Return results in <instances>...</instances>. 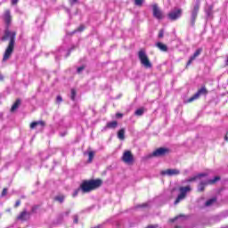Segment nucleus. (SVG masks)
<instances>
[{"label": "nucleus", "mask_w": 228, "mask_h": 228, "mask_svg": "<svg viewBox=\"0 0 228 228\" xmlns=\"http://www.w3.org/2000/svg\"><path fill=\"white\" fill-rule=\"evenodd\" d=\"M17 36L16 32L5 30V34L2 40H8L10 38L9 45L4 52L3 61H6L7 60H10V56H12L13 53V49L15 47V37Z\"/></svg>", "instance_id": "f257e3e1"}, {"label": "nucleus", "mask_w": 228, "mask_h": 228, "mask_svg": "<svg viewBox=\"0 0 228 228\" xmlns=\"http://www.w3.org/2000/svg\"><path fill=\"white\" fill-rule=\"evenodd\" d=\"M200 10V2L197 1L195 4L192 5L191 9V16L189 20V24L191 28L195 26V22L197 20V17L199 16V11Z\"/></svg>", "instance_id": "f03ea898"}, {"label": "nucleus", "mask_w": 228, "mask_h": 228, "mask_svg": "<svg viewBox=\"0 0 228 228\" xmlns=\"http://www.w3.org/2000/svg\"><path fill=\"white\" fill-rule=\"evenodd\" d=\"M190 191H191V186L190 185L179 187L180 193L175 200V204L177 205L181 200H184V199H186V194L190 193Z\"/></svg>", "instance_id": "7ed1b4c3"}, {"label": "nucleus", "mask_w": 228, "mask_h": 228, "mask_svg": "<svg viewBox=\"0 0 228 228\" xmlns=\"http://www.w3.org/2000/svg\"><path fill=\"white\" fill-rule=\"evenodd\" d=\"M138 57L142 65H143L145 69H152V63L151 62V61L149 60V57L147 56V53H145L143 50H141L138 53Z\"/></svg>", "instance_id": "20e7f679"}, {"label": "nucleus", "mask_w": 228, "mask_h": 228, "mask_svg": "<svg viewBox=\"0 0 228 228\" xmlns=\"http://www.w3.org/2000/svg\"><path fill=\"white\" fill-rule=\"evenodd\" d=\"M138 57L142 65H143L145 69H152V63L151 62V61L149 60V57L147 56V53H145L143 50H141L138 53Z\"/></svg>", "instance_id": "39448f33"}, {"label": "nucleus", "mask_w": 228, "mask_h": 228, "mask_svg": "<svg viewBox=\"0 0 228 228\" xmlns=\"http://www.w3.org/2000/svg\"><path fill=\"white\" fill-rule=\"evenodd\" d=\"M151 8L154 19H157V20H163V19H165V13L161 10V8H159L158 4H153L151 5Z\"/></svg>", "instance_id": "423d86ee"}, {"label": "nucleus", "mask_w": 228, "mask_h": 228, "mask_svg": "<svg viewBox=\"0 0 228 228\" xmlns=\"http://www.w3.org/2000/svg\"><path fill=\"white\" fill-rule=\"evenodd\" d=\"M217 181H220V176H215L214 179L203 180V181L200 182V183L198 184V191H200V192L204 191V190H206V186H208V184H215V183H216Z\"/></svg>", "instance_id": "0eeeda50"}, {"label": "nucleus", "mask_w": 228, "mask_h": 228, "mask_svg": "<svg viewBox=\"0 0 228 228\" xmlns=\"http://www.w3.org/2000/svg\"><path fill=\"white\" fill-rule=\"evenodd\" d=\"M168 152H170L168 148H159L150 154L149 158H163V156H167Z\"/></svg>", "instance_id": "6e6552de"}, {"label": "nucleus", "mask_w": 228, "mask_h": 228, "mask_svg": "<svg viewBox=\"0 0 228 228\" xmlns=\"http://www.w3.org/2000/svg\"><path fill=\"white\" fill-rule=\"evenodd\" d=\"M183 15V10L182 9H174L167 14V19L169 20H177V19H181Z\"/></svg>", "instance_id": "1a4fd4ad"}, {"label": "nucleus", "mask_w": 228, "mask_h": 228, "mask_svg": "<svg viewBox=\"0 0 228 228\" xmlns=\"http://www.w3.org/2000/svg\"><path fill=\"white\" fill-rule=\"evenodd\" d=\"M206 94H208V90L206 89V87H201L193 96H191L187 101V102H193V101H197V99H199L200 95H206Z\"/></svg>", "instance_id": "9d476101"}, {"label": "nucleus", "mask_w": 228, "mask_h": 228, "mask_svg": "<svg viewBox=\"0 0 228 228\" xmlns=\"http://www.w3.org/2000/svg\"><path fill=\"white\" fill-rule=\"evenodd\" d=\"M122 161H124V163H127L128 165L133 163L134 161L133 153H131L129 151H125L122 156Z\"/></svg>", "instance_id": "9b49d317"}, {"label": "nucleus", "mask_w": 228, "mask_h": 228, "mask_svg": "<svg viewBox=\"0 0 228 228\" xmlns=\"http://www.w3.org/2000/svg\"><path fill=\"white\" fill-rule=\"evenodd\" d=\"M181 171L179 169H166L160 172V175H167L168 177H173V175H179Z\"/></svg>", "instance_id": "f8f14e48"}, {"label": "nucleus", "mask_w": 228, "mask_h": 228, "mask_svg": "<svg viewBox=\"0 0 228 228\" xmlns=\"http://www.w3.org/2000/svg\"><path fill=\"white\" fill-rule=\"evenodd\" d=\"M80 189L82 193H89V191H93L92 184L90 183V181H85L80 185Z\"/></svg>", "instance_id": "ddd939ff"}, {"label": "nucleus", "mask_w": 228, "mask_h": 228, "mask_svg": "<svg viewBox=\"0 0 228 228\" xmlns=\"http://www.w3.org/2000/svg\"><path fill=\"white\" fill-rule=\"evenodd\" d=\"M89 183H91V188L93 190H97V188H101V186H102V180L101 179L89 180Z\"/></svg>", "instance_id": "4468645a"}, {"label": "nucleus", "mask_w": 228, "mask_h": 228, "mask_svg": "<svg viewBox=\"0 0 228 228\" xmlns=\"http://www.w3.org/2000/svg\"><path fill=\"white\" fill-rule=\"evenodd\" d=\"M202 53V48H199L196 50V52L191 55L187 62L188 65H191V63L194 61L195 59L199 58L200 56V53Z\"/></svg>", "instance_id": "2eb2a0df"}, {"label": "nucleus", "mask_w": 228, "mask_h": 228, "mask_svg": "<svg viewBox=\"0 0 228 228\" xmlns=\"http://www.w3.org/2000/svg\"><path fill=\"white\" fill-rule=\"evenodd\" d=\"M36 127H40V129H44L45 127V122L44 121H34L30 124V129H35Z\"/></svg>", "instance_id": "dca6fc26"}, {"label": "nucleus", "mask_w": 228, "mask_h": 228, "mask_svg": "<svg viewBox=\"0 0 228 228\" xmlns=\"http://www.w3.org/2000/svg\"><path fill=\"white\" fill-rule=\"evenodd\" d=\"M206 175H208L205 173L198 174L192 177L186 179L185 183H193V181H197V179H202V177H206Z\"/></svg>", "instance_id": "f3484780"}, {"label": "nucleus", "mask_w": 228, "mask_h": 228, "mask_svg": "<svg viewBox=\"0 0 228 228\" xmlns=\"http://www.w3.org/2000/svg\"><path fill=\"white\" fill-rule=\"evenodd\" d=\"M30 213L27 211H23L20 213V215L18 216V220H21V222H26V220H28L30 216Z\"/></svg>", "instance_id": "a211bd4d"}, {"label": "nucleus", "mask_w": 228, "mask_h": 228, "mask_svg": "<svg viewBox=\"0 0 228 228\" xmlns=\"http://www.w3.org/2000/svg\"><path fill=\"white\" fill-rule=\"evenodd\" d=\"M4 22L7 26L12 24V14H10V11H6L4 15Z\"/></svg>", "instance_id": "6ab92c4d"}, {"label": "nucleus", "mask_w": 228, "mask_h": 228, "mask_svg": "<svg viewBox=\"0 0 228 228\" xmlns=\"http://www.w3.org/2000/svg\"><path fill=\"white\" fill-rule=\"evenodd\" d=\"M156 46L160 50L162 51L163 53H167V51H168V46H167V45L161 43V42H159L156 44Z\"/></svg>", "instance_id": "aec40b11"}, {"label": "nucleus", "mask_w": 228, "mask_h": 228, "mask_svg": "<svg viewBox=\"0 0 228 228\" xmlns=\"http://www.w3.org/2000/svg\"><path fill=\"white\" fill-rule=\"evenodd\" d=\"M118 140H126V129L125 128H121L118 132Z\"/></svg>", "instance_id": "412c9836"}, {"label": "nucleus", "mask_w": 228, "mask_h": 228, "mask_svg": "<svg viewBox=\"0 0 228 228\" xmlns=\"http://www.w3.org/2000/svg\"><path fill=\"white\" fill-rule=\"evenodd\" d=\"M117 126H118V122L110 121V122L107 123L106 127H108L109 129H115V128H117Z\"/></svg>", "instance_id": "4be33fe9"}, {"label": "nucleus", "mask_w": 228, "mask_h": 228, "mask_svg": "<svg viewBox=\"0 0 228 228\" xmlns=\"http://www.w3.org/2000/svg\"><path fill=\"white\" fill-rule=\"evenodd\" d=\"M20 106V100H16V102L13 103V105L11 108V111H15Z\"/></svg>", "instance_id": "5701e85b"}, {"label": "nucleus", "mask_w": 228, "mask_h": 228, "mask_svg": "<svg viewBox=\"0 0 228 228\" xmlns=\"http://www.w3.org/2000/svg\"><path fill=\"white\" fill-rule=\"evenodd\" d=\"M215 202H216V198H212V199H210V200L206 201L205 206L207 208H208L209 206H213V204H215Z\"/></svg>", "instance_id": "b1692460"}, {"label": "nucleus", "mask_w": 228, "mask_h": 228, "mask_svg": "<svg viewBox=\"0 0 228 228\" xmlns=\"http://www.w3.org/2000/svg\"><path fill=\"white\" fill-rule=\"evenodd\" d=\"M143 113H145V109L141 108L135 110L134 115H136V117H142Z\"/></svg>", "instance_id": "393cba45"}, {"label": "nucleus", "mask_w": 228, "mask_h": 228, "mask_svg": "<svg viewBox=\"0 0 228 228\" xmlns=\"http://www.w3.org/2000/svg\"><path fill=\"white\" fill-rule=\"evenodd\" d=\"M54 200L57 202H60V204H63V201L65 200V196L64 195H58L54 198Z\"/></svg>", "instance_id": "a878e982"}, {"label": "nucleus", "mask_w": 228, "mask_h": 228, "mask_svg": "<svg viewBox=\"0 0 228 228\" xmlns=\"http://www.w3.org/2000/svg\"><path fill=\"white\" fill-rule=\"evenodd\" d=\"M88 154V163H92L94 160V156H95V153L94 151L87 152Z\"/></svg>", "instance_id": "bb28decb"}, {"label": "nucleus", "mask_w": 228, "mask_h": 228, "mask_svg": "<svg viewBox=\"0 0 228 228\" xmlns=\"http://www.w3.org/2000/svg\"><path fill=\"white\" fill-rule=\"evenodd\" d=\"M76 95H77L76 89H71V96H70L71 101H76Z\"/></svg>", "instance_id": "cd10ccee"}, {"label": "nucleus", "mask_w": 228, "mask_h": 228, "mask_svg": "<svg viewBox=\"0 0 228 228\" xmlns=\"http://www.w3.org/2000/svg\"><path fill=\"white\" fill-rule=\"evenodd\" d=\"M135 6H142L143 4V0H134Z\"/></svg>", "instance_id": "c85d7f7f"}, {"label": "nucleus", "mask_w": 228, "mask_h": 228, "mask_svg": "<svg viewBox=\"0 0 228 228\" xmlns=\"http://www.w3.org/2000/svg\"><path fill=\"white\" fill-rule=\"evenodd\" d=\"M85 70V66L78 67L77 69V74H81Z\"/></svg>", "instance_id": "c756f323"}, {"label": "nucleus", "mask_w": 228, "mask_h": 228, "mask_svg": "<svg viewBox=\"0 0 228 228\" xmlns=\"http://www.w3.org/2000/svg\"><path fill=\"white\" fill-rule=\"evenodd\" d=\"M165 35V31L163 29H160L159 32V38H163Z\"/></svg>", "instance_id": "7c9ffc66"}, {"label": "nucleus", "mask_w": 228, "mask_h": 228, "mask_svg": "<svg viewBox=\"0 0 228 228\" xmlns=\"http://www.w3.org/2000/svg\"><path fill=\"white\" fill-rule=\"evenodd\" d=\"M79 191H81V187L77 189L74 192H73V197H77Z\"/></svg>", "instance_id": "2f4dec72"}, {"label": "nucleus", "mask_w": 228, "mask_h": 228, "mask_svg": "<svg viewBox=\"0 0 228 228\" xmlns=\"http://www.w3.org/2000/svg\"><path fill=\"white\" fill-rule=\"evenodd\" d=\"M73 222H74V224H77V222H79V217H77V216H74Z\"/></svg>", "instance_id": "473e14b6"}, {"label": "nucleus", "mask_w": 228, "mask_h": 228, "mask_svg": "<svg viewBox=\"0 0 228 228\" xmlns=\"http://www.w3.org/2000/svg\"><path fill=\"white\" fill-rule=\"evenodd\" d=\"M8 193V189L4 188L2 191V197H4Z\"/></svg>", "instance_id": "72a5a7b5"}, {"label": "nucleus", "mask_w": 228, "mask_h": 228, "mask_svg": "<svg viewBox=\"0 0 228 228\" xmlns=\"http://www.w3.org/2000/svg\"><path fill=\"white\" fill-rule=\"evenodd\" d=\"M63 101V98H61V96H57V98H56V102H61Z\"/></svg>", "instance_id": "f704fd0d"}, {"label": "nucleus", "mask_w": 228, "mask_h": 228, "mask_svg": "<svg viewBox=\"0 0 228 228\" xmlns=\"http://www.w3.org/2000/svg\"><path fill=\"white\" fill-rule=\"evenodd\" d=\"M122 117H124V114H122V113L116 114V118H122Z\"/></svg>", "instance_id": "c9c22d12"}, {"label": "nucleus", "mask_w": 228, "mask_h": 228, "mask_svg": "<svg viewBox=\"0 0 228 228\" xmlns=\"http://www.w3.org/2000/svg\"><path fill=\"white\" fill-rule=\"evenodd\" d=\"M84 29H85V27L83 25H81L77 30V31H83ZM77 30H75V33H76Z\"/></svg>", "instance_id": "e433bc0d"}, {"label": "nucleus", "mask_w": 228, "mask_h": 228, "mask_svg": "<svg viewBox=\"0 0 228 228\" xmlns=\"http://www.w3.org/2000/svg\"><path fill=\"white\" fill-rule=\"evenodd\" d=\"M19 206H20V200L16 201L14 208H19Z\"/></svg>", "instance_id": "4c0bfd02"}, {"label": "nucleus", "mask_w": 228, "mask_h": 228, "mask_svg": "<svg viewBox=\"0 0 228 228\" xmlns=\"http://www.w3.org/2000/svg\"><path fill=\"white\" fill-rule=\"evenodd\" d=\"M147 206H149V204L144 203V204H142V205L137 206V208H147Z\"/></svg>", "instance_id": "58836bf2"}, {"label": "nucleus", "mask_w": 228, "mask_h": 228, "mask_svg": "<svg viewBox=\"0 0 228 228\" xmlns=\"http://www.w3.org/2000/svg\"><path fill=\"white\" fill-rule=\"evenodd\" d=\"M19 3V0H12V4H17Z\"/></svg>", "instance_id": "ea45409f"}, {"label": "nucleus", "mask_w": 228, "mask_h": 228, "mask_svg": "<svg viewBox=\"0 0 228 228\" xmlns=\"http://www.w3.org/2000/svg\"><path fill=\"white\" fill-rule=\"evenodd\" d=\"M70 4H74L75 3H77V0H69Z\"/></svg>", "instance_id": "a19ab883"}, {"label": "nucleus", "mask_w": 228, "mask_h": 228, "mask_svg": "<svg viewBox=\"0 0 228 228\" xmlns=\"http://www.w3.org/2000/svg\"><path fill=\"white\" fill-rule=\"evenodd\" d=\"M65 215H66V216H69V215H70V210L66 211Z\"/></svg>", "instance_id": "79ce46f5"}, {"label": "nucleus", "mask_w": 228, "mask_h": 228, "mask_svg": "<svg viewBox=\"0 0 228 228\" xmlns=\"http://www.w3.org/2000/svg\"><path fill=\"white\" fill-rule=\"evenodd\" d=\"M177 218H179V217L176 216V217L171 219L170 222H175V220H177Z\"/></svg>", "instance_id": "37998d69"}, {"label": "nucleus", "mask_w": 228, "mask_h": 228, "mask_svg": "<svg viewBox=\"0 0 228 228\" xmlns=\"http://www.w3.org/2000/svg\"><path fill=\"white\" fill-rule=\"evenodd\" d=\"M69 55H70V50L68 52L66 58H68V56H69Z\"/></svg>", "instance_id": "c03bdc74"}, {"label": "nucleus", "mask_w": 228, "mask_h": 228, "mask_svg": "<svg viewBox=\"0 0 228 228\" xmlns=\"http://www.w3.org/2000/svg\"><path fill=\"white\" fill-rule=\"evenodd\" d=\"M207 13H208V17L211 15V12H208Z\"/></svg>", "instance_id": "a18cd8bd"}, {"label": "nucleus", "mask_w": 228, "mask_h": 228, "mask_svg": "<svg viewBox=\"0 0 228 228\" xmlns=\"http://www.w3.org/2000/svg\"><path fill=\"white\" fill-rule=\"evenodd\" d=\"M226 65H228V57H227V60H226Z\"/></svg>", "instance_id": "49530a36"}, {"label": "nucleus", "mask_w": 228, "mask_h": 228, "mask_svg": "<svg viewBox=\"0 0 228 228\" xmlns=\"http://www.w3.org/2000/svg\"><path fill=\"white\" fill-rule=\"evenodd\" d=\"M67 12H68V13H69V12H70V11H69V10H68Z\"/></svg>", "instance_id": "de8ad7c7"}, {"label": "nucleus", "mask_w": 228, "mask_h": 228, "mask_svg": "<svg viewBox=\"0 0 228 228\" xmlns=\"http://www.w3.org/2000/svg\"><path fill=\"white\" fill-rule=\"evenodd\" d=\"M36 22H38V19L36 20Z\"/></svg>", "instance_id": "09e8293b"}, {"label": "nucleus", "mask_w": 228, "mask_h": 228, "mask_svg": "<svg viewBox=\"0 0 228 228\" xmlns=\"http://www.w3.org/2000/svg\"><path fill=\"white\" fill-rule=\"evenodd\" d=\"M0 79H3V77H0Z\"/></svg>", "instance_id": "8fccbe9b"}]
</instances>
